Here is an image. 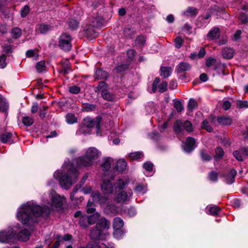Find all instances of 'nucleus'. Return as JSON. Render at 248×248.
Returning <instances> with one entry per match:
<instances>
[{"label":"nucleus","mask_w":248,"mask_h":248,"mask_svg":"<svg viewBox=\"0 0 248 248\" xmlns=\"http://www.w3.org/2000/svg\"><path fill=\"white\" fill-rule=\"evenodd\" d=\"M49 211L48 207L42 208L33 202H29L18 208L17 217L23 224L32 223L36 222V217L43 214L47 215Z\"/></svg>","instance_id":"1"},{"label":"nucleus","mask_w":248,"mask_h":248,"mask_svg":"<svg viewBox=\"0 0 248 248\" xmlns=\"http://www.w3.org/2000/svg\"><path fill=\"white\" fill-rule=\"evenodd\" d=\"M101 152L96 148L89 147L85 150L84 156L78 159V164L80 168L93 166L95 161L101 156Z\"/></svg>","instance_id":"2"},{"label":"nucleus","mask_w":248,"mask_h":248,"mask_svg":"<svg viewBox=\"0 0 248 248\" xmlns=\"http://www.w3.org/2000/svg\"><path fill=\"white\" fill-rule=\"evenodd\" d=\"M110 222L104 217L100 218L96 223L95 228H93L91 231L90 236L92 239L103 240L106 238L108 233L107 231L109 228Z\"/></svg>","instance_id":"3"},{"label":"nucleus","mask_w":248,"mask_h":248,"mask_svg":"<svg viewBox=\"0 0 248 248\" xmlns=\"http://www.w3.org/2000/svg\"><path fill=\"white\" fill-rule=\"evenodd\" d=\"M54 177L59 181L63 188L68 189L78 175V171H55Z\"/></svg>","instance_id":"4"},{"label":"nucleus","mask_w":248,"mask_h":248,"mask_svg":"<svg viewBox=\"0 0 248 248\" xmlns=\"http://www.w3.org/2000/svg\"><path fill=\"white\" fill-rule=\"evenodd\" d=\"M101 122V118L100 117H97L95 119H93L91 118H86L84 120L83 124L80 126L78 132L80 134H90L93 127L95 126L97 135L101 136L102 131L105 128L103 126H100Z\"/></svg>","instance_id":"5"},{"label":"nucleus","mask_w":248,"mask_h":248,"mask_svg":"<svg viewBox=\"0 0 248 248\" xmlns=\"http://www.w3.org/2000/svg\"><path fill=\"white\" fill-rule=\"evenodd\" d=\"M47 197H49L50 199L51 202L49 203V204L50 205L52 209L61 207L66 201L64 197L57 194L53 190H51L47 194H45L42 197L43 201L45 202H48Z\"/></svg>","instance_id":"6"},{"label":"nucleus","mask_w":248,"mask_h":248,"mask_svg":"<svg viewBox=\"0 0 248 248\" xmlns=\"http://www.w3.org/2000/svg\"><path fill=\"white\" fill-rule=\"evenodd\" d=\"M16 231L13 228L0 232V243H10L14 242L16 238Z\"/></svg>","instance_id":"7"},{"label":"nucleus","mask_w":248,"mask_h":248,"mask_svg":"<svg viewBox=\"0 0 248 248\" xmlns=\"http://www.w3.org/2000/svg\"><path fill=\"white\" fill-rule=\"evenodd\" d=\"M174 130L177 133L183 132L184 130L189 132L192 131L193 127L191 123L188 121L182 122L178 120L174 124Z\"/></svg>","instance_id":"8"},{"label":"nucleus","mask_w":248,"mask_h":248,"mask_svg":"<svg viewBox=\"0 0 248 248\" xmlns=\"http://www.w3.org/2000/svg\"><path fill=\"white\" fill-rule=\"evenodd\" d=\"M71 40V37L68 34L63 33L62 34L59 38V46L64 51H69L72 46Z\"/></svg>","instance_id":"9"},{"label":"nucleus","mask_w":248,"mask_h":248,"mask_svg":"<svg viewBox=\"0 0 248 248\" xmlns=\"http://www.w3.org/2000/svg\"><path fill=\"white\" fill-rule=\"evenodd\" d=\"M116 160L110 157H104L101 161L100 166L104 170H109L110 169L114 170Z\"/></svg>","instance_id":"10"},{"label":"nucleus","mask_w":248,"mask_h":248,"mask_svg":"<svg viewBox=\"0 0 248 248\" xmlns=\"http://www.w3.org/2000/svg\"><path fill=\"white\" fill-rule=\"evenodd\" d=\"M98 89L101 92L102 96L105 99L111 101L114 99V96L108 92L107 90V85L104 82H101L99 83Z\"/></svg>","instance_id":"11"},{"label":"nucleus","mask_w":248,"mask_h":248,"mask_svg":"<svg viewBox=\"0 0 248 248\" xmlns=\"http://www.w3.org/2000/svg\"><path fill=\"white\" fill-rule=\"evenodd\" d=\"M102 24L103 21L102 18L94 19L92 22V25H89V26L85 29L87 35H91L95 36V32L92 28L100 27L102 25Z\"/></svg>","instance_id":"12"},{"label":"nucleus","mask_w":248,"mask_h":248,"mask_svg":"<svg viewBox=\"0 0 248 248\" xmlns=\"http://www.w3.org/2000/svg\"><path fill=\"white\" fill-rule=\"evenodd\" d=\"M106 175V174L102 178L103 184L101 186V189L105 193L109 194L113 192V187Z\"/></svg>","instance_id":"13"},{"label":"nucleus","mask_w":248,"mask_h":248,"mask_svg":"<svg viewBox=\"0 0 248 248\" xmlns=\"http://www.w3.org/2000/svg\"><path fill=\"white\" fill-rule=\"evenodd\" d=\"M220 175L227 184H232L234 182L236 171H219Z\"/></svg>","instance_id":"14"},{"label":"nucleus","mask_w":248,"mask_h":248,"mask_svg":"<svg viewBox=\"0 0 248 248\" xmlns=\"http://www.w3.org/2000/svg\"><path fill=\"white\" fill-rule=\"evenodd\" d=\"M195 140L194 138L190 137L187 138L186 143L183 146L184 150L187 153L190 152L195 147Z\"/></svg>","instance_id":"15"},{"label":"nucleus","mask_w":248,"mask_h":248,"mask_svg":"<svg viewBox=\"0 0 248 248\" xmlns=\"http://www.w3.org/2000/svg\"><path fill=\"white\" fill-rule=\"evenodd\" d=\"M14 136L10 132H4L0 136V141L3 143L12 144L14 142Z\"/></svg>","instance_id":"16"},{"label":"nucleus","mask_w":248,"mask_h":248,"mask_svg":"<svg viewBox=\"0 0 248 248\" xmlns=\"http://www.w3.org/2000/svg\"><path fill=\"white\" fill-rule=\"evenodd\" d=\"M116 164L114 165V170H125L127 169V163L124 159H120L116 160Z\"/></svg>","instance_id":"17"},{"label":"nucleus","mask_w":248,"mask_h":248,"mask_svg":"<svg viewBox=\"0 0 248 248\" xmlns=\"http://www.w3.org/2000/svg\"><path fill=\"white\" fill-rule=\"evenodd\" d=\"M132 192L130 190L128 192L129 195L124 191L120 192L117 197V201L119 203H123L128 200L129 197L132 195Z\"/></svg>","instance_id":"18"},{"label":"nucleus","mask_w":248,"mask_h":248,"mask_svg":"<svg viewBox=\"0 0 248 248\" xmlns=\"http://www.w3.org/2000/svg\"><path fill=\"white\" fill-rule=\"evenodd\" d=\"M220 36V31L218 28L215 27L211 30L207 35V38L209 40H213L217 39Z\"/></svg>","instance_id":"19"},{"label":"nucleus","mask_w":248,"mask_h":248,"mask_svg":"<svg viewBox=\"0 0 248 248\" xmlns=\"http://www.w3.org/2000/svg\"><path fill=\"white\" fill-rule=\"evenodd\" d=\"M91 196L93 202H99L100 204L107 203L108 199L105 196H101L98 192L92 194Z\"/></svg>","instance_id":"20"},{"label":"nucleus","mask_w":248,"mask_h":248,"mask_svg":"<svg viewBox=\"0 0 248 248\" xmlns=\"http://www.w3.org/2000/svg\"><path fill=\"white\" fill-rule=\"evenodd\" d=\"M30 232L26 229H23L17 234V238L22 241H26L29 239Z\"/></svg>","instance_id":"21"},{"label":"nucleus","mask_w":248,"mask_h":248,"mask_svg":"<svg viewBox=\"0 0 248 248\" xmlns=\"http://www.w3.org/2000/svg\"><path fill=\"white\" fill-rule=\"evenodd\" d=\"M222 55L224 58L232 59L234 55V50L231 48H224L222 50Z\"/></svg>","instance_id":"22"},{"label":"nucleus","mask_w":248,"mask_h":248,"mask_svg":"<svg viewBox=\"0 0 248 248\" xmlns=\"http://www.w3.org/2000/svg\"><path fill=\"white\" fill-rule=\"evenodd\" d=\"M220 209L216 205H210L206 208V211L208 214L212 215H216L220 211Z\"/></svg>","instance_id":"23"},{"label":"nucleus","mask_w":248,"mask_h":248,"mask_svg":"<svg viewBox=\"0 0 248 248\" xmlns=\"http://www.w3.org/2000/svg\"><path fill=\"white\" fill-rule=\"evenodd\" d=\"M190 65L186 62H181L177 66V71L179 73H183L190 70Z\"/></svg>","instance_id":"24"},{"label":"nucleus","mask_w":248,"mask_h":248,"mask_svg":"<svg viewBox=\"0 0 248 248\" xmlns=\"http://www.w3.org/2000/svg\"><path fill=\"white\" fill-rule=\"evenodd\" d=\"M124 225V221L121 218L117 217L114 218L113 221V227L114 229H122Z\"/></svg>","instance_id":"25"},{"label":"nucleus","mask_w":248,"mask_h":248,"mask_svg":"<svg viewBox=\"0 0 248 248\" xmlns=\"http://www.w3.org/2000/svg\"><path fill=\"white\" fill-rule=\"evenodd\" d=\"M99 217L100 215L97 212H96L91 216H89L88 223L90 225H92L95 223L97 221L98 222L100 219H99Z\"/></svg>","instance_id":"26"},{"label":"nucleus","mask_w":248,"mask_h":248,"mask_svg":"<svg viewBox=\"0 0 248 248\" xmlns=\"http://www.w3.org/2000/svg\"><path fill=\"white\" fill-rule=\"evenodd\" d=\"M198 10L193 7H188L187 10L184 12L183 15L186 16H194L197 14Z\"/></svg>","instance_id":"27"},{"label":"nucleus","mask_w":248,"mask_h":248,"mask_svg":"<svg viewBox=\"0 0 248 248\" xmlns=\"http://www.w3.org/2000/svg\"><path fill=\"white\" fill-rule=\"evenodd\" d=\"M160 71L161 76L163 77L164 78H166L170 75L172 70L170 67H163L161 68Z\"/></svg>","instance_id":"28"},{"label":"nucleus","mask_w":248,"mask_h":248,"mask_svg":"<svg viewBox=\"0 0 248 248\" xmlns=\"http://www.w3.org/2000/svg\"><path fill=\"white\" fill-rule=\"evenodd\" d=\"M88 218L89 216H88L83 215L81 216L79 220V225L83 227H86L88 226L89 225H90L88 223Z\"/></svg>","instance_id":"29"},{"label":"nucleus","mask_w":248,"mask_h":248,"mask_svg":"<svg viewBox=\"0 0 248 248\" xmlns=\"http://www.w3.org/2000/svg\"><path fill=\"white\" fill-rule=\"evenodd\" d=\"M218 122L219 124L223 125L230 124L232 120L231 118L227 117H221L218 118Z\"/></svg>","instance_id":"30"},{"label":"nucleus","mask_w":248,"mask_h":248,"mask_svg":"<svg viewBox=\"0 0 248 248\" xmlns=\"http://www.w3.org/2000/svg\"><path fill=\"white\" fill-rule=\"evenodd\" d=\"M95 75L98 79H103L107 78V73L102 69H99L96 71Z\"/></svg>","instance_id":"31"},{"label":"nucleus","mask_w":248,"mask_h":248,"mask_svg":"<svg viewBox=\"0 0 248 248\" xmlns=\"http://www.w3.org/2000/svg\"><path fill=\"white\" fill-rule=\"evenodd\" d=\"M218 64V62L217 61V60L215 58L210 57L206 60V65L208 67H210L212 66H215V69H217V66Z\"/></svg>","instance_id":"32"},{"label":"nucleus","mask_w":248,"mask_h":248,"mask_svg":"<svg viewBox=\"0 0 248 248\" xmlns=\"http://www.w3.org/2000/svg\"><path fill=\"white\" fill-rule=\"evenodd\" d=\"M66 120L68 124H73L77 122V119L73 114L68 113L66 116Z\"/></svg>","instance_id":"33"},{"label":"nucleus","mask_w":248,"mask_h":248,"mask_svg":"<svg viewBox=\"0 0 248 248\" xmlns=\"http://www.w3.org/2000/svg\"><path fill=\"white\" fill-rule=\"evenodd\" d=\"M143 156V154L139 152L131 153L128 155L129 158L132 160H137L138 159L141 158Z\"/></svg>","instance_id":"34"},{"label":"nucleus","mask_w":248,"mask_h":248,"mask_svg":"<svg viewBox=\"0 0 248 248\" xmlns=\"http://www.w3.org/2000/svg\"><path fill=\"white\" fill-rule=\"evenodd\" d=\"M8 105L4 98L0 95V111H4L7 109Z\"/></svg>","instance_id":"35"},{"label":"nucleus","mask_w":248,"mask_h":248,"mask_svg":"<svg viewBox=\"0 0 248 248\" xmlns=\"http://www.w3.org/2000/svg\"><path fill=\"white\" fill-rule=\"evenodd\" d=\"M135 191L139 194H143L147 191V187L145 186L138 185L135 188Z\"/></svg>","instance_id":"36"},{"label":"nucleus","mask_w":248,"mask_h":248,"mask_svg":"<svg viewBox=\"0 0 248 248\" xmlns=\"http://www.w3.org/2000/svg\"><path fill=\"white\" fill-rule=\"evenodd\" d=\"M198 104L194 99H190L188 103V108L189 110H193L197 108Z\"/></svg>","instance_id":"37"},{"label":"nucleus","mask_w":248,"mask_h":248,"mask_svg":"<svg viewBox=\"0 0 248 248\" xmlns=\"http://www.w3.org/2000/svg\"><path fill=\"white\" fill-rule=\"evenodd\" d=\"M127 183L124 182L123 180L119 179L115 183L114 186L115 189H122L124 188Z\"/></svg>","instance_id":"38"},{"label":"nucleus","mask_w":248,"mask_h":248,"mask_svg":"<svg viewBox=\"0 0 248 248\" xmlns=\"http://www.w3.org/2000/svg\"><path fill=\"white\" fill-rule=\"evenodd\" d=\"M57 239H59V240L61 241L62 243L64 242V241H68L72 240V236L71 235L67 234L63 236H57Z\"/></svg>","instance_id":"39"},{"label":"nucleus","mask_w":248,"mask_h":248,"mask_svg":"<svg viewBox=\"0 0 248 248\" xmlns=\"http://www.w3.org/2000/svg\"><path fill=\"white\" fill-rule=\"evenodd\" d=\"M38 72L41 73L46 70L45 63L44 61L38 62L36 66Z\"/></svg>","instance_id":"40"},{"label":"nucleus","mask_w":248,"mask_h":248,"mask_svg":"<svg viewBox=\"0 0 248 248\" xmlns=\"http://www.w3.org/2000/svg\"><path fill=\"white\" fill-rule=\"evenodd\" d=\"M11 33L13 37L17 38L21 35V30L18 28H15L12 30Z\"/></svg>","instance_id":"41"},{"label":"nucleus","mask_w":248,"mask_h":248,"mask_svg":"<svg viewBox=\"0 0 248 248\" xmlns=\"http://www.w3.org/2000/svg\"><path fill=\"white\" fill-rule=\"evenodd\" d=\"M234 157L238 161H243L244 159L242 149L240 151H235L233 152Z\"/></svg>","instance_id":"42"},{"label":"nucleus","mask_w":248,"mask_h":248,"mask_svg":"<svg viewBox=\"0 0 248 248\" xmlns=\"http://www.w3.org/2000/svg\"><path fill=\"white\" fill-rule=\"evenodd\" d=\"M205 54V51L203 48H201L199 52V53L197 54H192L190 55V58L192 59H194L196 57H198L199 58H202L204 57Z\"/></svg>","instance_id":"43"},{"label":"nucleus","mask_w":248,"mask_h":248,"mask_svg":"<svg viewBox=\"0 0 248 248\" xmlns=\"http://www.w3.org/2000/svg\"><path fill=\"white\" fill-rule=\"evenodd\" d=\"M22 122L26 126H30L33 123V119L30 117H24L23 118Z\"/></svg>","instance_id":"44"},{"label":"nucleus","mask_w":248,"mask_h":248,"mask_svg":"<svg viewBox=\"0 0 248 248\" xmlns=\"http://www.w3.org/2000/svg\"><path fill=\"white\" fill-rule=\"evenodd\" d=\"M236 106L240 108H248V102L247 101L238 100L236 102Z\"/></svg>","instance_id":"45"},{"label":"nucleus","mask_w":248,"mask_h":248,"mask_svg":"<svg viewBox=\"0 0 248 248\" xmlns=\"http://www.w3.org/2000/svg\"><path fill=\"white\" fill-rule=\"evenodd\" d=\"M113 235L116 239L121 238L123 235V232L121 229H114Z\"/></svg>","instance_id":"46"},{"label":"nucleus","mask_w":248,"mask_h":248,"mask_svg":"<svg viewBox=\"0 0 248 248\" xmlns=\"http://www.w3.org/2000/svg\"><path fill=\"white\" fill-rule=\"evenodd\" d=\"M146 40L144 36H139L136 40V44L138 45H139L140 46H143L145 43Z\"/></svg>","instance_id":"47"},{"label":"nucleus","mask_w":248,"mask_h":248,"mask_svg":"<svg viewBox=\"0 0 248 248\" xmlns=\"http://www.w3.org/2000/svg\"><path fill=\"white\" fill-rule=\"evenodd\" d=\"M50 29L49 26L47 25H40L38 27V31L41 33H45L46 31H47Z\"/></svg>","instance_id":"48"},{"label":"nucleus","mask_w":248,"mask_h":248,"mask_svg":"<svg viewBox=\"0 0 248 248\" xmlns=\"http://www.w3.org/2000/svg\"><path fill=\"white\" fill-rule=\"evenodd\" d=\"M218 174L217 171H211L208 175L209 179L211 181H216L218 177Z\"/></svg>","instance_id":"49"},{"label":"nucleus","mask_w":248,"mask_h":248,"mask_svg":"<svg viewBox=\"0 0 248 248\" xmlns=\"http://www.w3.org/2000/svg\"><path fill=\"white\" fill-rule=\"evenodd\" d=\"M174 107L178 112L181 111L184 109L182 103L179 101H175L174 102Z\"/></svg>","instance_id":"50"},{"label":"nucleus","mask_w":248,"mask_h":248,"mask_svg":"<svg viewBox=\"0 0 248 248\" xmlns=\"http://www.w3.org/2000/svg\"><path fill=\"white\" fill-rule=\"evenodd\" d=\"M216 155L215 157L216 158H220L224 155V152L222 148L220 147H217L216 148Z\"/></svg>","instance_id":"51"},{"label":"nucleus","mask_w":248,"mask_h":248,"mask_svg":"<svg viewBox=\"0 0 248 248\" xmlns=\"http://www.w3.org/2000/svg\"><path fill=\"white\" fill-rule=\"evenodd\" d=\"M160 82L159 79L158 78H156L153 83V86L152 89V92L155 93V92L158 89V84Z\"/></svg>","instance_id":"52"},{"label":"nucleus","mask_w":248,"mask_h":248,"mask_svg":"<svg viewBox=\"0 0 248 248\" xmlns=\"http://www.w3.org/2000/svg\"><path fill=\"white\" fill-rule=\"evenodd\" d=\"M183 43V40L181 37L178 36L175 39V45L176 47L177 48H179L181 47L182 44Z\"/></svg>","instance_id":"53"},{"label":"nucleus","mask_w":248,"mask_h":248,"mask_svg":"<svg viewBox=\"0 0 248 248\" xmlns=\"http://www.w3.org/2000/svg\"><path fill=\"white\" fill-rule=\"evenodd\" d=\"M202 128L205 129L208 132H211L213 130L212 127L208 124V122L206 120L203 121Z\"/></svg>","instance_id":"54"},{"label":"nucleus","mask_w":248,"mask_h":248,"mask_svg":"<svg viewBox=\"0 0 248 248\" xmlns=\"http://www.w3.org/2000/svg\"><path fill=\"white\" fill-rule=\"evenodd\" d=\"M105 210L106 212H110L113 214L117 212L116 207L114 205H107L105 208Z\"/></svg>","instance_id":"55"},{"label":"nucleus","mask_w":248,"mask_h":248,"mask_svg":"<svg viewBox=\"0 0 248 248\" xmlns=\"http://www.w3.org/2000/svg\"><path fill=\"white\" fill-rule=\"evenodd\" d=\"M143 168L146 170H152L154 168V165L152 163L150 162H147L143 165Z\"/></svg>","instance_id":"56"},{"label":"nucleus","mask_w":248,"mask_h":248,"mask_svg":"<svg viewBox=\"0 0 248 248\" xmlns=\"http://www.w3.org/2000/svg\"><path fill=\"white\" fill-rule=\"evenodd\" d=\"M6 57L2 55L0 57V68H4L6 66Z\"/></svg>","instance_id":"57"},{"label":"nucleus","mask_w":248,"mask_h":248,"mask_svg":"<svg viewBox=\"0 0 248 248\" xmlns=\"http://www.w3.org/2000/svg\"><path fill=\"white\" fill-rule=\"evenodd\" d=\"M167 83L166 82H162L158 85V90L161 93L164 92L167 89Z\"/></svg>","instance_id":"58"},{"label":"nucleus","mask_w":248,"mask_h":248,"mask_svg":"<svg viewBox=\"0 0 248 248\" xmlns=\"http://www.w3.org/2000/svg\"><path fill=\"white\" fill-rule=\"evenodd\" d=\"M30 8L27 5L25 6L21 10L22 17H25L29 13Z\"/></svg>","instance_id":"59"},{"label":"nucleus","mask_w":248,"mask_h":248,"mask_svg":"<svg viewBox=\"0 0 248 248\" xmlns=\"http://www.w3.org/2000/svg\"><path fill=\"white\" fill-rule=\"evenodd\" d=\"M95 108V106L92 104H87L83 107V110L85 111H90L93 110Z\"/></svg>","instance_id":"60"},{"label":"nucleus","mask_w":248,"mask_h":248,"mask_svg":"<svg viewBox=\"0 0 248 248\" xmlns=\"http://www.w3.org/2000/svg\"><path fill=\"white\" fill-rule=\"evenodd\" d=\"M69 91L72 93L77 94L80 92V88L77 86H73L69 87Z\"/></svg>","instance_id":"61"},{"label":"nucleus","mask_w":248,"mask_h":248,"mask_svg":"<svg viewBox=\"0 0 248 248\" xmlns=\"http://www.w3.org/2000/svg\"><path fill=\"white\" fill-rule=\"evenodd\" d=\"M70 28L72 30L76 29L78 26V23L75 20H72L69 24Z\"/></svg>","instance_id":"62"},{"label":"nucleus","mask_w":248,"mask_h":248,"mask_svg":"<svg viewBox=\"0 0 248 248\" xmlns=\"http://www.w3.org/2000/svg\"><path fill=\"white\" fill-rule=\"evenodd\" d=\"M220 142L221 143L226 147H228L230 145L229 139L227 137H224L223 139L221 138L220 140Z\"/></svg>","instance_id":"63"},{"label":"nucleus","mask_w":248,"mask_h":248,"mask_svg":"<svg viewBox=\"0 0 248 248\" xmlns=\"http://www.w3.org/2000/svg\"><path fill=\"white\" fill-rule=\"evenodd\" d=\"M239 18L243 23L248 22V16L245 14H242Z\"/></svg>","instance_id":"64"}]
</instances>
